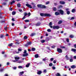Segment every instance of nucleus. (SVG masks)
Wrapping results in <instances>:
<instances>
[{
    "label": "nucleus",
    "mask_w": 76,
    "mask_h": 76,
    "mask_svg": "<svg viewBox=\"0 0 76 76\" xmlns=\"http://www.w3.org/2000/svg\"><path fill=\"white\" fill-rule=\"evenodd\" d=\"M15 60L12 61L13 62H14L15 63H16L17 61H18V60L20 59V57H15Z\"/></svg>",
    "instance_id": "nucleus-1"
},
{
    "label": "nucleus",
    "mask_w": 76,
    "mask_h": 76,
    "mask_svg": "<svg viewBox=\"0 0 76 76\" xmlns=\"http://www.w3.org/2000/svg\"><path fill=\"white\" fill-rule=\"evenodd\" d=\"M58 11L59 12V13L61 15H63L64 14V11H63V10H58Z\"/></svg>",
    "instance_id": "nucleus-2"
},
{
    "label": "nucleus",
    "mask_w": 76,
    "mask_h": 76,
    "mask_svg": "<svg viewBox=\"0 0 76 76\" xmlns=\"http://www.w3.org/2000/svg\"><path fill=\"white\" fill-rule=\"evenodd\" d=\"M60 28V27L58 26H54L53 27V29H58Z\"/></svg>",
    "instance_id": "nucleus-3"
},
{
    "label": "nucleus",
    "mask_w": 76,
    "mask_h": 76,
    "mask_svg": "<svg viewBox=\"0 0 76 76\" xmlns=\"http://www.w3.org/2000/svg\"><path fill=\"white\" fill-rule=\"evenodd\" d=\"M32 44V42H27V44L25 45V46H26V47H27V46H28V45H31Z\"/></svg>",
    "instance_id": "nucleus-4"
},
{
    "label": "nucleus",
    "mask_w": 76,
    "mask_h": 76,
    "mask_svg": "<svg viewBox=\"0 0 76 76\" xmlns=\"http://www.w3.org/2000/svg\"><path fill=\"white\" fill-rule=\"evenodd\" d=\"M57 51H58V53H62V50H61V49L57 48Z\"/></svg>",
    "instance_id": "nucleus-5"
},
{
    "label": "nucleus",
    "mask_w": 76,
    "mask_h": 76,
    "mask_svg": "<svg viewBox=\"0 0 76 76\" xmlns=\"http://www.w3.org/2000/svg\"><path fill=\"white\" fill-rule=\"evenodd\" d=\"M51 15L49 14L45 13V16H47V17H50L51 16Z\"/></svg>",
    "instance_id": "nucleus-6"
},
{
    "label": "nucleus",
    "mask_w": 76,
    "mask_h": 76,
    "mask_svg": "<svg viewBox=\"0 0 76 76\" xmlns=\"http://www.w3.org/2000/svg\"><path fill=\"white\" fill-rule=\"evenodd\" d=\"M26 6H27V7H29V8H31H31H32V6H31V5L28 4H26Z\"/></svg>",
    "instance_id": "nucleus-7"
},
{
    "label": "nucleus",
    "mask_w": 76,
    "mask_h": 76,
    "mask_svg": "<svg viewBox=\"0 0 76 76\" xmlns=\"http://www.w3.org/2000/svg\"><path fill=\"white\" fill-rule=\"evenodd\" d=\"M25 67V66H18V69H23Z\"/></svg>",
    "instance_id": "nucleus-8"
},
{
    "label": "nucleus",
    "mask_w": 76,
    "mask_h": 76,
    "mask_svg": "<svg viewBox=\"0 0 76 76\" xmlns=\"http://www.w3.org/2000/svg\"><path fill=\"white\" fill-rule=\"evenodd\" d=\"M24 73V72L23 71L20 72V73L19 74V75L20 76H22L23 75V74Z\"/></svg>",
    "instance_id": "nucleus-9"
},
{
    "label": "nucleus",
    "mask_w": 76,
    "mask_h": 76,
    "mask_svg": "<svg viewBox=\"0 0 76 76\" xmlns=\"http://www.w3.org/2000/svg\"><path fill=\"white\" fill-rule=\"evenodd\" d=\"M55 15L57 16V15H60V13L58 12H56L55 13Z\"/></svg>",
    "instance_id": "nucleus-10"
},
{
    "label": "nucleus",
    "mask_w": 76,
    "mask_h": 76,
    "mask_svg": "<svg viewBox=\"0 0 76 76\" xmlns=\"http://www.w3.org/2000/svg\"><path fill=\"white\" fill-rule=\"evenodd\" d=\"M59 3L60 4H65V2L63 1H60Z\"/></svg>",
    "instance_id": "nucleus-11"
},
{
    "label": "nucleus",
    "mask_w": 76,
    "mask_h": 76,
    "mask_svg": "<svg viewBox=\"0 0 76 76\" xmlns=\"http://www.w3.org/2000/svg\"><path fill=\"white\" fill-rule=\"evenodd\" d=\"M49 26L51 28H53V26H51V25H52V22H50L49 23Z\"/></svg>",
    "instance_id": "nucleus-12"
},
{
    "label": "nucleus",
    "mask_w": 76,
    "mask_h": 76,
    "mask_svg": "<svg viewBox=\"0 0 76 76\" xmlns=\"http://www.w3.org/2000/svg\"><path fill=\"white\" fill-rule=\"evenodd\" d=\"M23 57H26V56H28V53H26L25 54H23Z\"/></svg>",
    "instance_id": "nucleus-13"
},
{
    "label": "nucleus",
    "mask_w": 76,
    "mask_h": 76,
    "mask_svg": "<svg viewBox=\"0 0 76 76\" xmlns=\"http://www.w3.org/2000/svg\"><path fill=\"white\" fill-rule=\"evenodd\" d=\"M76 67L75 65H72L71 66V67L72 69H75V68H76Z\"/></svg>",
    "instance_id": "nucleus-14"
},
{
    "label": "nucleus",
    "mask_w": 76,
    "mask_h": 76,
    "mask_svg": "<svg viewBox=\"0 0 76 76\" xmlns=\"http://www.w3.org/2000/svg\"><path fill=\"white\" fill-rule=\"evenodd\" d=\"M42 73V72L41 71H38L37 72L38 75H41V74Z\"/></svg>",
    "instance_id": "nucleus-15"
},
{
    "label": "nucleus",
    "mask_w": 76,
    "mask_h": 76,
    "mask_svg": "<svg viewBox=\"0 0 76 76\" xmlns=\"http://www.w3.org/2000/svg\"><path fill=\"white\" fill-rule=\"evenodd\" d=\"M40 15L41 16H45V13H41Z\"/></svg>",
    "instance_id": "nucleus-16"
},
{
    "label": "nucleus",
    "mask_w": 76,
    "mask_h": 76,
    "mask_svg": "<svg viewBox=\"0 0 76 76\" xmlns=\"http://www.w3.org/2000/svg\"><path fill=\"white\" fill-rule=\"evenodd\" d=\"M65 57L66 58V59L67 60H70V58H69L68 57V56H67V55H66V56Z\"/></svg>",
    "instance_id": "nucleus-17"
},
{
    "label": "nucleus",
    "mask_w": 76,
    "mask_h": 76,
    "mask_svg": "<svg viewBox=\"0 0 76 76\" xmlns=\"http://www.w3.org/2000/svg\"><path fill=\"white\" fill-rule=\"evenodd\" d=\"M42 6V5H41L40 4L37 5V7H39V8H41Z\"/></svg>",
    "instance_id": "nucleus-18"
},
{
    "label": "nucleus",
    "mask_w": 76,
    "mask_h": 76,
    "mask_svg": "<svg viewBox=\"0 0 76 76\" xmlns=\"http://www.w3.org/2000/svg\"><path fill=\"white\" fill-rule=\"evenodd\" d=\"M29 65H30V63H28L26 65V67H29Z\"/></svg>",
    "instance_id": "nucleus-19"
},
{
    "label": "nucleus",
    "mask_w": 76,
    "mask_h": 76,
    "mask_svg": "<svg viewBox=\"0 0 76 76\" xmlns=\"http://www.w3.org/2000/svg\"><path fill=\"white\" fill-rule=\"evenodd\" d=\"M56 76H61V75H60V73H58L57 74H56Z\"/></svg>",
    "instance_id": "nucleus-20"
},
{
    "label": "nucleus",
    "mask_w": 76,
    "mask_h": 76,
    "mask_svg": "<svg viewBox=\"0 0 76 76\" xmlns=\"http://www.w3.org/2000/svg\"><path fill=\"white\" fill-rule=\"evenodd\" d=\"M41 25V23H37L36 24V26H39Z\"/></svg>",
    "instance_id": "nucleus-21"
},
{
    "label": "nucleus",
    "mask_w": 76,
    "mask_h": 76,
    "mask_svg": "<svg viewBox=\"0 0 76 76\" xmlns=\"http://www.w3.org/2000/svg\"><path fill=\"white\" fill-rule=\"evenodd\" d=\"M69 37H70L71 38H73V37H74V35H70L69 36Z\"/></svg>",
    "instance_id": "nucleus-22"
},
{
    "label": "nucleus",
    "mask_w": 76,
    "mask_h": 76,
    "mask_svg": "<svg viewBox=\"0 0 76 76\" xmlns=\"http://www.w3.org/2000/svg\"><path fill=\"white\" fill-rule=\"evenodd\" d=\"M72 51H73V52H75L76 51V50L75 49H72L71 50Z\"/></svg>",
    "instance_id": "nucleus-23"
},
{
    "label": "nucleus",
    "mask_w": 76,
    "mask_h": 76,
    "mask_svg": "<svg viewBox=\"0 0 76 76\" xmlns=\"http://www.w3.org/2000/svg\"><path fill=\"white\" fill-rule=\"evenodd\" d=\"M35 35V33H31V37H33V36H34Z\"/></svg>",
    "instance_id": "nucleus-24"
},
{
    "label": "nucleus",
    "mask_w": 76,
    "mask_h": 76,
    "mask_svg": "<svg viewBox=\"0 0 76 76\" xmlns=\"http://www.w3.org/2000/svg\"><path fill=\"white\" fill-rule=\"evenodd\" d=\"M75 10H76V9H73L72 10V13H75Z\"/></svg>",
    "instance_id": "nucleus-25"
},
{
    "label": "nucleus",
    "mask_w": 76,
    "mask_h": 76,
    "mask_svg": "<svg viewBox=\"0 0 76 76\" xmlns=\"http://www.w3.org/2000/svg\"><path fill=\"white\" fill-rule=\"evenodd\" d=\"M35 48H32L31 49V50L32 51H35Z\"/></svg>",
    "instance_id": "nucleus-26"
},
{
    "label": "nucleus",
    "mask_w": 76,
    "mask_h": 76,
    "mask_svg": "<svg viewBox=\"0 0 76 76\" xmlns=\"http://www.w3.org/2000/svg\"><path fill=\"white\" fill-rule=\"evenodd\" d=\"M45 42V40H41V42L42 43H44V42Z\"/></svg>",
    "instance_id": "nucleus-27"
},
{
    "label": "nucleus",
    "mask_w": 76,
    "mask_h": 76,
    "mask_svg": "<svg viewBox=\"0 0 76 76\" xmlns=\"http://www.w3.org/2000/svg\"><path fill=\"white\" fill-rule=\"evenodd\" d=\"M41 8H46V7H45V6H44V5H42V7H41Z\"/></svg>",
    "instance_id": "nucleus-28"
},
{
    "label": "nucleus",
    "mask_w": 76,
    "mask_h": 76,
    "mask_svg": "<svg viewBox=\"0 0 76 76\" xmlns=\"http://www.w3.org/2000/svg\"><path fill=\"white\" fill-rule=\"evenodd\" d=\"M18 63H23V61H18Z\"/></svg>",
    "instance_id": "nucleus-29"
},
{
    "label": "nucleus",
    "mask_w": 76,
    "mask_h": 76,
    "mask_svg": "<svg viewBox=\"0 0 76 76\" xmlns=\"http://www.w3.org/2000/svg\"><path fill=\"white\" fill-rule=\"evenodd\" d=\"M1 4L2 5H3V6L6 5V3L5 2H3V3H2Z\"/></svg>",
    "instance_id": "nucleus-30"
},
{
    "label": "nucleus",
    "mask_w": 76,
    "mask_h": 76,
    "mask_svg": "<svg viewBox=\"0 0 76 76\" xmlns=\"http://www.w3.org/2000/svg\"><path fill=\"white\" fill-rule=\"evenodd\" d=\"M15 2L14 1H12V2H11L10 3V4H13V3H15Z\"/></svg>",
    "instance_id": "nucleus-31"
},
{
    "label": "nucleus",
    "mask_w": 76,
    "mask_h": 76,
    "mask_svg": "<svg viewBox=\"0 0 76 76\" xmlns=\"http://www.w3.org/2000/svg\"><path fill=\"white\" fill-rule=\"evenodd\" d=\"M62 21L61 20H60L58 22V24H61V23H62Z\"/></svg>",
    "instance_id": "nucleus-32"
},
{
    "label": "nucleus",
    "mask_w": 76,
    "mask_h": 76,
    "mask_svg": "<svg viewBox=\"0 0 76 76\" xmlns=\"http://www.w3.org/2000/svg\"><path fill=\"white\" fill-rule=\"evenodd\" d=\"M53 10L54 11H56L57 10V9L55 7L53 8Z\"/></svg>",
    "instance_id": "nucleus-33"
},
{
    "label": "nucleus",
    "mask_w": 76,
    "mask_h": 76,
    "mask_svg": "<svg viewBox=\"0 0 76 76\" xmlns=\"http://www.w3.org/2000/svg\"><path fill=\"white\" fill-rule=\"evenodd\" d=\"M12 15H15V14H16V12H12Z\"/></svg>",
    "instance_id": "nucleus-34"
},
{
    "label": "nucleus",
    "mask_w": 76,
    "mask_h": 76,
    "mask_svg": "<svg viewBox=\"0 0 76 76\" xmlns=\"http://www.w3.org/2000/svg\"><path fill=\"white\" fill-rule=\"evenodd\" d=\"M33 8H35L36 7V6H35V4H33Z\"/></svg>",
    "instance_id": "nucleus-35"
},
{
    "label": "nucleus",
    "mask_w": 76,
    "mask_h": 76,
    "mask_svg": "<svg viewBox=\"0 0 76 76\" xmlns=\"http://www.w3.org/2000/svg\"><path fill=\"white\" fill-rule=\"evenodd\" d=\"M42 61H47V59L46 58H43L42 59Z\"/></svg>",
    "instance_id": "nucleus-36"
},
{
    "label": "nucleus",
    "mask_w": 76,
    "mask_h": 76,
    "mask_svg": "<svg viewBox=\"0 0 76 76\" xmlns=\"http://www.w3.org/2000/svg\"><path fill=\"white\" fill-rule=\"evenodd\" d=\"M66 13H67V15H69V14L70 13V11H67Z\"/></svg>",
    "instance_id": "nucleus-37"
},
{
    "label": "nucleus",
    "mask_w": 76,
    "mask_h": 76,
    "mask_svg": "<svg viewBox=\"0 0 76 76\" xmlns=\"http://www.w3.org/2000/svg\"><path fill=\"white\" fill-rule=\"evenodd\" d=\"M17 6L18 7H20V4H17Z\"/></svg>",
    "instance_id": "nucleus-38"
},
{
    "label": "nucleus",
    "mask_w": 76,
    "mask_h": 76,
    "mask_svg": "<svg viewBox=\"0 0 76 76\" xmlns=\"http://www.w3.org/2000/svg\"><path fill=\"white\" fill-rule=\"evenodd\" d=\"M17 68V67H13V69H14V70H16Z\"/></svg>",
    "instance_id": "nucleus-39"
},
{
    "label": "nucleus",
    "mask_w": 76,
    "mask_h": 76,
    "mask_svg": "<svg viewBox=\"0 0 76 76\" xmlns=\"http://www.w3.org/2000/svg\"><path fill=\"white\" fill-rule=\"evenodd\" d=\"M35 58H38V55H36L35 56Z\"/></svg>",
    "instance_id": "nucleus-40"
},
{
    "label": "nucleus",
    "mask_w": 76,
    "mask_h": 76,
    "mask_svg": "<svg viewBox=\"0 0 76 76\" xmlns=\"http://www.w3.org/2000/svg\"><path fill=\"white\" fill-rule=\"evenodd\" d=\"M25 22H29V21L28 20H25Z\"/></svg>",
    "instance_id": "nucleus-41"
},
{
    "label": "nucleus",
    "mask_w": 76,
    "mask_h": 76,
    "mask_svg": "<svg viewBox=\"0 0 76 76\" xmlns=\"http://www.w3.org/2000/svg\"><path fill=\"white\" fill-rule=\"evenodd\" d=\"M4 70V69H0V72H3Z\"/></svg>",
    "instance_id": "nucleus-42"
},
{
    "label": "nucleus",
    "mask_w": 76,
    "mask_h": 76,
    "mask_svg": "<svg viewBox=\"0 0 76 76\" xmlns=\"http://www.w3.org/2000/svg\"><path fill=\"white\" fill-rule=\"evenodd\" d=\"M60 48H65V47L64 46H60Z\"/></svg>",
    "instance_id": "nucleus-43"
},
{
    "label": "nucleus",
    "mask_w": 76,
    "mask_h": 76,
    "mask_svg": "<svg viewBox=\"0 0 76 76\" xmlns=\"http://www.w3.org/2000/svg\"><path fill=\"white\" fill-rule=\"evenodd\" d=\"M49 66H53V64L52 63H50L49 64Z\"/></svg>",
    "instance_id": "nucleus-44"
},
{
    "label": "nucleus",
    "mask_w": 76,
    "mask_h": 76,
    "mask_svg": "<svg viewBox=\"0 0 76 76\" xmlns=\"http://www.w3.org/2000/svg\"><path fill=\"white\" fill-rule=\"evenodd\" d=\"M47 31H48V32H50L51 31V29H49L47 30Z\"/></svg>",
    "instance_id": "nucleus-45"
},
{
    "label": "nucleus",
    "mask_w": 76,
    "mask_h": 76,
    "mask_svg": "<svg viewBox=\"0 0 76 76\" xmlns=\"http://www.w3.org/2000/svg\"><path fill=\"white\" fill-rule=\"evenodd\" d=\"M43 73H47V70L46 69L44 70Z\"/></svg>",
    "instance_id": "nucleus-46"
},
{
    "label": "nucleus",
    "mask_w": 76,
    "mask_h": 76,
    "mask_svg": "<svg viewBox=\"0 0 76 76\" xmlns=\"http://www.w3.org/2000/svg\"><path fill=\"white\" fill-rule=\"evenodd\" d=\"M69 8H66V11L67 12L69 11Z\"/></svg>",
    "instance_id": "nucleus-47"
},
{
    "label": "nucleus",
    "mask_w": 76,
    "mask_h": 76,
    "mask_svg": "<svg viewBox=\"0 0 76 76\" xmlns=\"http://www.w3.org/2000/svg\"><path fill=\"white\" fill-rule=\"evenodd\" d=\"M27 53L26 50H25L24 52V53L26 54L27 53Z\"/></svg>",
    "instance_id": "nucleus-48"
},
{
    "label": "nucleus",
    "mask_w": 76,
    "mask_h": 76,
    "mask_svg": "<svg viewBox=\"0 0 76 76\" xmlns=\"http://www.w3.org/2000/svg\"><path fill=\"white\" fill-rule=\"evenodd\" d=\"M63 7V6L62 5H60L59 7V8H62Z\"/></svg>",
    "instance_id": "nucleus-49"
},
{
    "label": "nucleus",
    "mask_w": 76,
    "mask_h": 76,
    "mask_svg": "<svg viewBox=\"0 0 76 76\" xmlns=\"http://www.w3.org/2000/svg\"><path fill=\"white\" fill-rule=\"evenodd\" d=\"M73 61V59H70V62H72Z\"/></svg>",
    "instance_id": "nucleus-50"
},
{
    "label": "nucleus",
    "mask_w": 76,
    "mask_h": 76,
    "mask_svg": "<svg viewBox=\"0 0 76 76\" xmlns=\"http://www.w3.org/2000/svg\"><path fill=\"white\" fill-rule=\"evenodd\" d=\"M53 63H54V64H55V63H56V60L53 61Z\"/></svg>",
    "instance_id": "nucleus-51"
},
{
    "label": "nucleus",
    "mask_w": 76,
    "mask_h": 76,
    "mask_svg": "<svg viewBox=\"0 0 76 76\" xmlns=\"http://www.w3.org/2000/svg\"><path fill=\"white\" fill-rule=\"evenodd\" d=\"M24 39H27V38H28L27 37H26V36H25V37H24Z\"/></svg>",
    "instance_id": "nucleus-52"
},
{
    "label": "nucleus",
    "mask_w": 76,
    "mask_h": 76,
    "mask_svg": "<svg viewBox=\"0 0 76 76\" xmlns=\"http://www.w3.org/2000/svg\"><path fill=\"white\" fill-rule=\"evenodd\" d=\"M53 69V70H55L56 69V67L55 66H53L52 67Z\"/></svg>",
    "instance_id": "nucleus-53"
},
{
    "label": "nucleus",
    "mask_w": 76,
    "mask_h": 76,
    "mask_svg": "<svg viewBox=\"0 0 76 76\" xmlns=\"http://www.w3.org/2000/svg\"><path fill=\"white\" fill-rule=\"evenodd\" d=\"M26 17H25V16H24L23 17V18H22V19H23H23H25Z\"/></svg>",
    "instance_id": "nucleus-54"
},
{
    "label": "nucleus",
    "mask_w": 76,
    "mask_h": 76,
    "mask_svg": "<svg viewBox=\"0 0 76 76\" xmlns=\"http://www.w3.org/2000/svg\"><path fill=\"white\" fill-rule=\"evenodd\" d=\"M50 3V2L49 1H48L46 3V4H48Z\"/></svg>",
    "instance_id": "nucleus-55"
},
{
    "label": "nucleus",
    "mask_w": 76,
    "mask_h": 76,
    "mask_svg": "<svg viewBox=\"0 0 76 76\" xmlns=\"http://www.w3.org/2000/svg\"><path fill=\"white\" fill-rule=\"evenodd\" d=\"M4 21H3V20H1L0 21V22L1 23H4Z\"/></svg>",
    "instance_id": "nucleus-56"
},
{
    "label": "nucleus",
    "mask_w": 76,
    "mask_h": 76,
    "mask_svg": "<svg viewBox=\"0 0 76 76\" xmlns=\"http://www.w3.org/2000/svg\"><path fill=\"white\" fill-rule=\"evenodd\" d=\"M7 27H5L4 28V29L5 31H6V29H7Z\"/></svg>",
    "instance_id": "nucleus-57"
},
{
    "label": "nucleus",
    "mask_w": 76,
    "mask_h": 76,
    "mask_svg": "<svg viewBox=\"0 0 76 76\" xmlns=\"http://www.w3.org/2000/svg\"><path fill=\"white\" fill-rule=\"evenodd\" d=\"M18 51H22V49H18Z\"/></svg>",
    "instance_id": "nucleus-58"
},
{
    "label": "nucleus",
    "mask_w": 76,
    "mask_h": 76,
    "mask_svg": "<svg viewBox=\"0 0 76 76\" xmlns=\"http://www.w3.org/2000/svg\"><path fill=\"white\" fill-rule=\"evenodd\" d=\"M75 19V18H74V17H73L71 18L70 20H73V19Z\"/></svg>",
    "instance_id": "nucleus-59"
},
{
    "label": "nucleus",
    "mask_w": 76,
    "mask_h": 76,
    "mask_svg": "<svg viewBox=\"0 0 76 76\" xmlns=\"http://www.w3.org/2000/svg\"><path fill=\"white\" fill-rule=\"evenodd\" d=\"M66 41L68 42H69V39H66Z\"/></svg>",
    "instance_id": "nucleus-60"
},
{
    "label": "nucleus",
    "mask_w": 76,
    "mask_h": 76,
    "mask_svg": "<svg viewBox=\"0 0 76 76\" xmlns=\"http://www.w3.org/2000/svg\"><path fill=\"white\" fill-rule=\"evenodd\" d=\"M3 37H4L3 35H1L0 37L1 38H3Z\"/></svg>",
    "instance_id": "nucleus-61"
},
{
    "label": "nucleus",
    "mask_w": 76,
    "mask_h": 76,
    "mask_svg": "<svg viewBox=\"0 0 76 76\" xmlns=\"http://www.w3.org/2000/svg\"><path fill=\"white\" fill-rule=\"evenodd\" d=\"M27 15H28V14H27V13H26H26H25L24 16H26Z\"/></svg>",
    "instance_id": "nucleus-62"
},
{
    "label": "nucleus",
    "mask_w": 76,
    "mask_h": 76,
    "mask_svg": "<svg viewBox=\"0 0 76 76\" xmlns=\"http://www.w3.org/2000/svg\"><path fill=\"white\" fill-rule=\"evenodd\" d=\"M19 11L20 12H21L22 11V9H19Z\"/></svg>",
    "instance_id": "nucleus-63"
},
{
    "label": "nucleus",
    "mask_w": 76,
    "mask_h": 76,
    "mask_svg": "<svg viewBox=\"0 0 76 76\" xmlns=\"http://www.w3.org/2000/svg\"><path fill=\"white\" fill-rule=\"evenodd\" d=\"M54 60V58H52L51 59H50V60L51 61H53V60Z\"/></svg>",
    "instance_id": "nucleus-64"
}]
</instances>
